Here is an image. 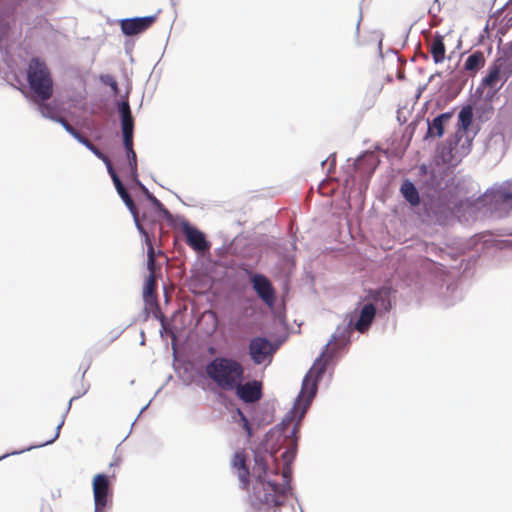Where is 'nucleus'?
I'll return each instance as SVG.
<instances>
[{"instance_id": "2f4dec72", "label": "nucleus", "mask_w": 512, "mask_h": 512, "mask_svg": "<svg viewBox=\"0 0 512 512\" xmlns=\"http://www.w3.org/2000/svg\"><path fill=\"white\" fill-rule=\"evenodd\" d=\"M148 260H147V265H148V269L150 270V274H153L154 275V268H155V253H154V248L152 245L149 246L148 248Z\"/></svg>"}, {"instance_id": "c85d7f7f", "label": "nucleus", "mask_w": 512, "mask_h": 512, "mask_svg": "<svg viewBox=\"0 0 512 512\" xmlns=\"http://www.w3.org/2000/svg\"><path fill=\"white\" fill-rule=\"evenodd\" d=\"M38 110L41 115L45 118L53 120L57 116L54 115V108L50 103H45V101L39 100L38 102Z\"/></svg>"}, {"instance_id": "58836bf2", "label": "nucleus", "mask_w": 512, "mask_h": 512, "mask_svg": "<svg viewBox=\"0 0 512 512\" xmlns=\"http://www.w3.org/2000/svg\"><path fill=\"white\" fill-rule=\"evenodd\" d=\"M143 190H145V192L147 193V195H148V194H150V193L148 192V190L146 189V187H143Z\"/></svg>"}, {"instance_id": "39448f33", "label": "nucleus", "mask_w": 512, "mask_h": 512, "mask_svg": "<svg viewBox=\"0 0 512 512\" xmlns=\"http://www.w3.org/2000/svg\"><path fill=\"white\" fill-rule=\"evenodd\" d=\"M336 341L337 334L335 333L332 335L330 341L326 345L325 351H323L320 357L315 360L312 367L303 379L301 394L305 395L307 393L309 399L315 396L317 391V382L322 378L326 371L329 361V357H326L328 347Z\"/></svg>"}, {"instance_id": "cd10ccee", "label": "nucleus", "mask_w": 512, "mask_h": 512, "mask_svg": "<svg viewBox=\"0 0 512 512\" xmlns=\"http://www.w3.org/2000/svg\"><path fill=\"white\" fill-rule=\"evenodd\" d=\"M53 121L58 122L63 126V128L72 135L76 140L80 138L82 135L78 130H76L65 118L61 116H57L56 118H53Z\"/></svg>"}, {"instance_id": "b1692460", "label": "nucleus", "mask_w": 512, "mask_h": 512, "mask_svg": "<svg viewBox=\"0 0 512 512\" xmlns=\"http://www.w3.org/2000/svg\"><path fill=\"white\" fill-rule=\"evenodd\" d=\"M156 287V278L153 274H150L146 279L143 291V297L147 303H150L156 299Z\"/></svg>"}, {"instance_id": "6e6552de", "label": "nucleus", "mask_w": 512, "mask_h": 512, "mask_svg": "<svg viewBox=\"0 0 512 512\" xmlns=\"http://www.w3.org/2000/svg\"><path fill=\"white\" fill-rule=\"evenodd\" d=\"M244 403H256L263 397V385L258 380L241 381L232 390Z\"/></svg>"}, {"instance_id": "473e14b6", "label": "nucleus", "mask_w": 512, "mask_h": 512, "mask_svg": "<svg viewBox=\"0 0 512 512\" xmlns=\"http://www.w3.org/2000/svg\"><path fill=\"white\" fill-rule=\"evenodd\" d=\"M441 158H442V161L445 164H448V165H451V166L456 165V162L453 160V157H452V150L451 149H449L448 151L443 150L441 152Z\"/></svg>"}, {"instance_id": "f8f14e48", "label": "nucleus", "mask_w": 512, "mask_h": 512, "mask_svg": "<svg viewBox=\"0 0 512 512\" xmlns=\"http://www.w3.org/2000/svg\"><path fill=\"white\" fill-rule=\"evenodd\" d=\"M305 409L298 411V408L292 409L290 412H288L285 417L283 418L281 422V429L282 432L287 437H292L294 444H296V441L298 439L297 433L299 432L302 418L304 417Z\"/></svg>"}, {"instance_id": "2eb2a0df", "label": "nucleus", "mask_w": 512, "mask_h": 512, "mask_svg": "<svg viewBox=\"0 0 512 512\" xmlns=\"http://www.w3.org/2000/svg\"><path fill=\"white\" fill-rule=\"evenodd\" d=\"M376 315V308L374 304L367 303L360 310L359 318L354 324L355 330L360 333L366 332L371 326Z\"/></svg>"}, {"instance_id": "aec40b11", "label": "nucleus", "mask_w": 512, "mask_h": 512, "mask_svg": "<svg viewBox=\"0 0 512 512\" xmlns=\"http://www.w3.org/2000/svg\"><path fill=\"white\" fill-rule=\"evenodd\" d=\"M78 142L83 144L87 149H89L98 159L102 160L107 167V170H112L113 165L110 158L104 154L98 147H96L88 138L81 135L80 138L77 139Z\"/></svg>"}, {"instance_id": "423d86ee", "label": "nucleus", "mask_w": 512, "mask_h": 512, "mask_svg": "<svg viewBox=\"0 0 512 512\" xmlns=\"http://www.w3.org/2000/svg\"><path fill=\"white\" fill-rule=\"evenodd\" d=\"M95 511L104 512L111 497L109 478L105 474H96L92 481Z\"/></svg>"}, {"instance_id": "7ed1b4c3", "label": "nucleus", "mask_w": 512, "mask_h": 512, "mask_svg": "<svg viewBox=\"0 0 512 512\" xmlns=\"http://www.w3.org/2000/svg\"><path fill=\"white\" fill-rule=\"evenodd\" d=\"M466 206L471 212L497 213L499 216L508 214L512 210V181L488 189L477 199L468 200Z\"/></svg>"}, {"instance_id": "9d476101", "label": "nucleus", "mask_w": 512, "mask_h": 512, "mask_svg": "<svg viewBox=\"0 0 512 512\" xmlns=\"http://www.w3.org/2000/svg\"><path fill=\"white\" fill-rule=\"evenodd\" d=\"M157 20V15L127 18L120 21V28L124 35L134 36L148 30Z\"/></svg>"}, {"instance_id": "f704fd0d", "label": "nucleus", "mask_w": 512, "mask_h": 512, "mask_svg": "<svg viewBox=\"0 0 512 512\" xmlns=\"http://www.w3.org/2000/svg\"><path fill=\"white\" fill-rule=\"evenodd\" d=\"M149 200L159 209H161L164 213L169 214L168 210L164 207V205L152 194H148Z\"/></svg>"}, {"instance_id": "e433bc0d", "label": "nucleus", "mask_w": 512, "mask_h": 512, "mask_svg": "<svg viewBox=\"0 0 512 512\" xmlns=\"http://www.w3.org/2000/svg\"><path fill=\"white\" fill-rule=\"evenodd\" d=\"M110 86L116 91L117 90V83L115 80H112V82L110 83Z\"/></svg>"}, {"instance_id": "ea45409f", "label": "nucleus", "mask_w": 512, "mask_h": 512, "mask_svg": "<svg viewBox=\"0 0 512 512\" xmlns=\"http://www.w3.org/2000/svg\"><path fill=\"white\" fill-rule=\"evenodd\" d=\"M359 27V21L356 23V29L358 30Z\"/></svg>"}, {"instance_id": "7c9ffc66", "label": "nucleus", "mask_w": 512, "mask_h": 512, "mask_svg": "<svg viewBox=\"0 0 512 512\" xmlns=\"http://www.w3.org/2000/svg\"><path fill=\"white\" fill-rule=\"evenodd\" d=\"M159 320H160V323H161V335H163L164 333L165 334H169L171 337L175 338V334L174 332L172 331L169 323L167 322L166 320V317L160 313V316H159Z\"/></svg>"}, {"instance_id": "6ab92c4d", "label": "nucleus", "mask_w": 512, "mask_h": 512, "mask_svg": "<svg viewBox=\"0 0 512 512\" xmlns=\"http://www.w3.org/2000/svg\"><path fill=\"white\" fill-rule=\"evenodd\" d=\"M500 81L505 82L503 74L499 69V65H496L494 62L489 67L488 74L483 78L481 86L495 89Z\"/></svg>"}, {"instance_id": "bb28decb", "label": "nucleus", "mask_w": 512, "mask_h": 512, "mask_svg": "<svg viewBox=\"0 0 512 512\" xmlns=\"http://www.w3.org/2000/svg\"><path fill=\"white\" fill-rule=\"evenodd\" d=\"M391 295V289L388 287H382L378 290H375L371 292L370 296L375 302L382 301L383 303L385 301L388 302V305H390L389 299Z\"/></svg>"}, {"instance_id": "9b49d317", "label": "nucleus", "mask_w": 512, "mask_h": 512, "mask_svg": "<svg viewBox=\"0 0 512 512\" xmlns=\"http://www.w3.org/2000/svg\"><path fill=\"white\" fill-rule=\"evenodd\" d=\"M248 456L244 449L238 450L234 453L231 466L236 470L238 479L240 481V487L243 490H250V470L247 464Z\"/></svg>"}, {"instance_id": "412c9836", "label": "nucleus", "mask_w": 512, "mask_h": 512, "mask_svg": "<svg viewBox=\"0 0 512 512\" xmlns=\"http://www.w3.org/2000/svg\"><path fill=\"white\" fill-rule=\"evenodd\" d=\"M121 113V124L122 133H133L134 131V120L131 114L130 106L127 102H124L120 108Z\"/></svg>"}, {"instance_id": "f03ea898", "label": "nucleus", "mask_w": 512, "mask_h": 512, "mask_svg": "<svg viewBox=\"0 0 512 512\" xmlns=\"http://www.w3.org/2000/svg\"><path fill=\"white\" fill-rule=\"evenodd\" d=\"M207 377L224 392H232L236 385L245 380V367L232 357H215L205 367Z\"/></svg>"}, {"instance_id": "4c0bfd02", "label": "nucleus", "mask_w": 512, "mask_h": 512, "mask_svg": "<svg viewBox=\"0 0 512 512\" xmlns=\"http://www.w3.org/2000/svg\"><path fill=\"white\" fill-rule=\"evenodd\" d=\"M289 455V451H285L283 454H282V457L284 459H286V457Z\"/></svg>"}, {"instance_id": "dca6fc26", "label": "nucleus", "mask_w": 512, "mask_h": 512, "mask_svg": "<svg viewBox=\"0 0 512 512\" xmlns=\"http://www.w3.org/2000/svg\"><path fill=\"white\" fill-rule=\"evenodd\" d=\"M429 52L433 58V61L438 64L442 63L445 59L446 47L444 44V38L440 34H436L431 42L429 43Z\"/></svg>"}, {"instance_id": "5701e85b", "label": "nucleus", "mask_w": 512, "mask_h": 512, "mask_svg": "<svg viewBox=\"0 0 512 512\" xmlns=\"http://www.w3.org/2000/svg\"><path fill=\"white\" fill-rule=\"evenodd\" d=\"M494 62L499 65L504 81H506L512 75V53L507 51L504 56L498 57Z\"/></svg>"}, {"instance_id": "c756f323", "label": "nucleus", "mask_w": 512, "mask_h": 512, "mask_svg": "<svg viewBox=\"0 0 512 512\" xmlns=\"http://www.w3.org/2000/svg\"><path fill=\"white\" fill-rule=\"evenodd\" d=\"M236 413L239 417V422L242 428L246 431L247 437L250 438L252 436V428L247 417L244 415L241 409H237Z\"/></svg>"}, {"instance_id": "1a4fd4ad", "label": "nucleus", "mask_w": 512, "mask_h": 512, "mask_svg": "<svg viewBox=\"0 0 512 512\" xmlns=\"http://www.w3.org/2000/svg\"><path fill=\"white\" fill-rule=\"evenodd\" d=\"M258 297L269 307L275 304L276 293L271 281L263 274H253L250 278Z\"/></svg>"}, {"instance_id": "0eeeda50", "label": "nucleus", "mask_w": 512, "mask_h": 512, "mask_svg": "<svg viewBox=\"0 0 512 512\" xmlns=\"http://www.w3.org/2000/svg\"><path fill=\"white\" fill-rule=\"evenodd\" d=\"M274 352L272 343L265 337H253L249 342L248 354L255 365L263 364Z\"/></svg>"}, {"instance_id": "a878e982", "label": "nucleus", "mask_w": 512, "mask_h": 512, "mask_svg": "<svg viewBox=\"0 0 512 512\" xmlns=\"http://www.w3.org/2000/svg\"><path fill=\"white\" fill-rule=\"evenodd\" d=\"M459 125L463 130H467L469 126L472 124L473 120V112L471 107L463 108L459 113Z\"/></svg>"}, {"instance_id": "c9c22d12", "label": "nucleus", "mask_w": 512, "mask_h": 512, "mask_svg": "<svg viewBox=\"0 0 512 512\" xmlns=\"http://www.w3.org/2000/svg\"><path fill=\"white\" fill-rule=\"evenodd\" d=\"M62 425H63V421L57 425L55 435L50 440L46 441V444L54 442L59 437L60 429H61Z\"/></svg>"}, {"instance_id": "ddd939ff", "label": "nucleus", "mask_w": 512, "mask_h": 512, "mask_svg": "<svg viewBox=\"0 0 512 512\" xmlns=\"http://www.w3.org/2000/svg\"><path fill=\"white\" fill-rule=\"evenodd\" d=\"M182 228L186 236V242L191 248L196 251H204L208 248L205 236L201 231L190 226L189 223H184Z\"/></svg>"}, {"instance_id": "393cba45", "label": "nucleus", "mask_w": 512, "mask_h": 512, "mask_svg": "<svg viewBox=\"0 0 512 512\" xmlns=\"http://www.w3.org/2000/svg\"><path fill=\"white\" fill-rule=\"evenodd\" d=\"M126 156H127V159H128V168H129V173H130V176H131V179L134 181V182H137L139 183V180H138V167H137V155H136V152L135 150H128L126 151Z\"/></svg>"}, {"instance_id": "a211bd4d", "label": "nucleus", "mask_w": 512, "mask_h": 512, "mask_svg": "<svg viewBox=\"0 0 512 512\" xmlns=\"http://www.w3.org/2000/svg\"><path fill=\"white\" fill-rule=\"evenodd\" d=\"M485 56L482 51H475L470 54L464 63V70L470 74H475L479 69L485 65Z\"/></svg>"}, {"instance_id": "72a5a7b5", "label": "nucleus", "mask_w": 512, "mask_h": 512, "mask_svg": "<svg viewBox=\"0 0 512 512\" xmlns=\"http://www.w3.org/2000/svg\"><path fill=\"white\" fill-rule=\"evenodd\" d=\"M123 145L125 151L133 150V133L123 134Z\"/></svg>"}, {"instance_id": "4be33fe9", "label": "nucleus", "mask_w": 512, "mask_h": 512, "mask_svg": "<svg viewBox=\"0 0 512 512\" xmlns=\"http://www.w3.org/2000/svg\"><path fill=\"white\" fill-rule=\"evenodd\" d=\"M401 193L412 206H417L420 203L418 190L412 182L404 181L401 185Z\"/></svg>"}, {"instance_id": "4468645a", "label": "nucleus", "mask_w": 512, "mask_h": 512, "mask_svg": "<svg viewBox=\"0 0 512 512\" xmlns=\"http://www.w3.org/2000/svg\"><path fill=\"white\" fill-rule=\"evenodd\" d=\"M108 173L113 180V183L115 185V188H116L119 196L121 197V199L123 200V202L125 203L127 208L129 209V211L133 214L136 222L138 223V210H137V207H136L132 197L130 196V194L127 192L126 188L122 184V182H121L120 178L118 177L114 168H112V170H108Z\"/></svg>"}, {"instance_id": "20e7f679", "label": "nucleus", "mask_w": 512, "mask_h": 512, "mask_svg": "<svg viewBox=\"0 0 512 512\" xmlns=\"http://www.w3.org/2000/svg\"><path fill=\"white\" fill-rule=\"evenodd\" d=\"M27 81L37 100L47 101L54 92L51 71L43 59L32 58L26 70Z\"/></svg>"}, {"instance_id": "f3484780", "label": "nucleus", "mask_w": 512, "mask_h": 512, "mask_svg": "<svg viewBox=\"0 0 512 512\" xmlns=\"http://www.w3.org/2000/svg\"><path fill=\"white\" fill-rule=\"evenodd\" d=\"M451 113H443L428 123L426 137H441L444 133V125L451 119Z\"/></svg>"}, {"instance_id": "f257e3e1", "label": "nucleus", "mask_w": 512, "mask_h": 512, "mask_svg": "<svg viewBox=\"0 0 512 512\" xmlns=\"http://www.w3.org/2000/svg\"><path fill=\"white\" fill-rule=\"evenodd\" d=\"M254 461L255 465L252 476L256 480L257 485L253 486V494L264 504L275 507L282 506L288 490L290 471L288 469L283 470L282 477L284 483L278 484L273 480L267 479L268 464L263 456L256 455Z\"/></svg>"}]
</instances>
